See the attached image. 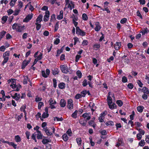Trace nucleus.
<instances>
[{
    "mask_svg": "<svg viewBox=\"0 0 149 149\" xmlns=\"http://www.w3.org/2000/svg\"><path fill=\"white\" fill-rule=\"evenodd\" d=\"M89 139H90V143L91 146H94L95 145V143L92 141V137H90Z\"/></svg>",
    "mask_w": 149,
    "mask_h": 149,
    "instance_id": "nucleus-47",
    "label": "nucleus"
},
{
    "mask_svg": "<svg viewBox=\"0 0 149 149\" xmlns=\"http://www.w3.org/2000/svg\"><path fill=\"white\" fill-rule=\"evenodd\" d=\"M81 97H82L81 94H77L75 96V98L77 99H78Z\"/></svg>",
    "mask_w": 149,
    "mask_h": 149,
    "instance_id": "nucleus-52",
    "label": "nucleus"
},
{
    "mask_svg": "<svg viewBox=\"0 0 149 149\" xmlns=\"http://www.w3.org/2000/svg\"><path fill=\"white\" fill-rule=\"evenodd\" d=\"M17 0H11L10 3V6H14L15 4V2H16Z\"/></svg>",
    "mask_w": 149,
    "mask_h": 149,
    "instance_id": "nucleus-43",
    "label": "nucleus"
},
{
    "mask_svg": "<svg viewBox=\"0 0 149 149\" xmlns=\"http://www.w3.org/2000/svg\"><path fill=\"white\" fill-rule=\"evenodd\" d=\"M76 140L78 144L79 145H80L82 142V140L81 139V138H77Z\"/></svg>",
    "mask_w": 149,
    "mask_h": 149,
    "instance_id": "nucleus-24",
    "label": "nucleus"
},
{
    "mask_svg": "<svg viewBox=\"0 0 149 149\" xmlns=\"http://www.w3.org/2000/svg\"><path fill=\"white\" fill-rule=\"evenodd\" d=\"M52 73L54 75H55L57 74L59 72V70L57 68L54 69V70H52Z\"/></svg>",
    "mask_w": 149,
    "mask_h": 149,
    "instance_id": "nucleus-16",
    "label": "nucleus"
},
{
    "mask_svg": "<svg viewBox=\"0 0 149 149\" xmlns=\"http://www.w3.org/2000/svg\"><path fill=\"white\" fill-rule=\"evenodd\" d=\"M15 95L16 96V97L17 98L16 99V100H18L20 97V95L19 94H17V93H15Z\"/></svg>",
    "mask_w": 149,
    "mask_h": 149,
    "instance_id": "nucleus-54",
    "label": "nucleus"
},
{
    "mask_svg": "<svg viewBox=\"0 0 149 149\" xmlns=\"http://www.w3.org/2000/svg\"><path fill=\"white\" fill-rule=\"evenodd\" d=\"M37 135V134L36 133H33L32 135L31 138L32 139L34 140L35 142H37V141L36 139V137Z\"/></svg>",
    "mask_w": 149,
    "mask_h": 149,
    "instance_id": "nucleus-29",
    "label": "nucleus"
},
{
    "mask_svg": "<svg viewBox=\"0 0 149 149\" xmlns=\"http://www.w3.org/2000/svg\"><path fill=\"white\" fill-rule=\"evenodd\" d=\"M42 16L41 15H39L36 19V23H40L42 20Z\"/></svg>",
    "mask_w": 149,
    "mask_h": 149,
    "instance_id": "nucleus-11",
    "label": "nucleus"
},
{
    "mask_svg": "<svg viewBox=\"0 0 149 149\" xmlns=\"http://www.w3.org/2000/svg\"><path fill=\"white\" fill-rule=\"evenodd\" d=\"M87 93V91L85 90L83 91H82L81 92V94L82 97H85L86 96V95Z\"/></svg>",
    "mask_w": 149,
    "mask_h": 149,
    "instance_id": "nucleus-20",
    "label": "nucleus"
},
{
    "mask_svg": "<svg viewBox=\"0 0 149 149\" xmlns=\"http://www.w3.org/2000/svg\"><path fill=\"white\" fill-rule=\"evenodd\" d=\"M26 78H25L23 81V84H27V80H28L29 81H30L29 79L28 76H26Z\"/></svg>",
    "mask_w": 149,
    "mask_h": 149,
    "instance_id": "nucleus-45",
    "label": "nucleus"
},
{
    "mask_svg": "<svg viewBox=\"0 0 149 149\" xmlns=\"http://www.w3.org/2000/svg\"><path fill=\"white\" fill-rule=\"evenodd\" d=\"M38 133V135L37 138L38 139H41L42 138V135L40 131L39 130H38L37 131Z\"/></svg>",
    "mask_w": 149,
    "mask_h": 149,
    "instance_id": "nucleus-17",
    "label": "nucleus"
},
{
    "mask_svg": "<svg viewBox=\"0 0 149 149\" xmlns=\"http://www.w3.org/2000/svg\"><path fill=\"white\" fill-rule=\"evenodd\" d=\"M109 106V108L111 109H113L114 108L115 106H116L115 104L114 103H113L112 105L111 104H108Z\"/></svg>",
    "mask_w": 149,
    "mask_h": 149,
    "instance_id": "nucleus-32",
    "label": "nucleus"
},
{
    "mask_svg": "<svg viewBox=\"0 0 149 149\" xmlns=\"http://www.w3.org/2000/svg\"><path fill=\"white\" fill-rule=\"evenodd\" d=\"M7 143H8V144H9V145H11L12 146H13L14 148H16V146L17 145L15 144V143L13 142H6Z\"/></svg>",
    "mask_w": 149,
    "mask_h": 149,
    "instance_id": "nucleus-40",
    "label": "nucleus"
},
{
    "mask_svg": "<svg viewBox=\"0 0 149 149\" xmlns=\"http://www.w3.org/2000/svg\"><path fill=\"white\" fill-rule=\"evenodd\" d=\"M62 72L65 73H67L69 72V69L68 68L67 66L65 65H61L60 66Z\"/></svg>",
    "mask_w": 149,
    "mask_h": 149,
    "instance_id": "nucleus-1",
    "label": "nucleus"
},
{
    "mask_svg": "<svg viewBox=\"0 0 149 149\" xmlns=\"http://www.w3.org/2000/svg\"><path fill=\"white\" fill-rule=\"evenodd\" d=\"M42 76L43 77H45V78H46L47 77V74H45V71H42Z\"/></svg>",
    "mask_w": 149,
    "mask_h": 149,
    "instance_id": "nucleus-59",
    "label": "nucleus"
},
{
    "mask_svg": "<svg viewBox=\"0 0 149 149\" xmlns=\"http://www.w3.org/2000/svg\"><path fill=\"white\" fill-rule=\"evenodd\" d=\"M49 104H56V102L55 101H53V100L52 98H51L49 100Z\"/></svg>",
    "mask_w": 149,
    "mask_h": 149,
    "instance_id": "nucleus-51",
    "label": "nucleus"
},
{
    "mask_svg": "<svg viewBox=\"0 0 149 149\" xmlns=\"http://www.w3.org/2000/svg\"><path fill=\"white\" fill-rule=\"evenodd\" d=\"M6 31H2L1 33V35H0V36L1 39L2 38H3L4 36L6 34Z\"/></svg>",
    "mask_w": 149,
    "mask_h": 149,
    "instance_id": "nucleus-36",
    "label": "nucleus"
},
{
    "mask_svg": "<svg viewBox=\"0 0 149 149\" xmlns=\"http://www.w3.org/2000/svg\"><path fill=\"white\" fill-rule=\"evenodd\" d=\"M60 40L58 38H57L54 41V43L56 45L58 44L60 42Z\"/></svg>",
    "mask_w": 149,
    "mask_h": 149,
    "instance_id": "nucleus-64",
    "label": "nucleus"
},
{
    "mask_svg": "<svg viewBox=\"0 0 149 149\" xmlns=\"http://www.w3.org/2000/svg\"><path fill=\"white\" fill-rule=\"evenodd\" d=\"M116 103L119 107H121L123 104V102L120 100H117L116 101Z\"/></svg>",
    "mask_w": 149,
    "mask_h": 149,
    "instance_id": "nucleus-30",
    "label": "nucleus"
},
{
    "mask_svg": "<svg viewBox=\"0 0 149 149\" xmlns=\"http://www.w3.org/2000/svg\"><path fill=\"white\" fill-rule=\"evenodd\" d=\"M60 105L61 107H64L66 105V102L63 99H61L60 102Z\"/></svg>",
    "mask_w": 149,
    "mask_h": 149,
    "instance_id": "nucleus-9",
    "label": "nucleus"
},
{
    "mask_svg": "<svg viewBox=\"0 0 149 149\" xmlns=\"http://www.w3.org/2000/svg\"><path fill=\"white\" fill-rule=\"evenodd\" d=\"M65 84L63 82L60 83L58 85L59 88L61 89H63L65 87Z\"/></svg>",
    "mask_w": 149,
    "mask_h": 149,
    "instance_id": "nucleus-14",
    "label": "nucleus"
},
{
    "mask_svg": "<svg viewBox=\"0 0 149 149\" xmlns=\"http://www.w3.org/2000/svg\"><path fill=\"white\" fill-rule=\"evenodd\" d=\"M128 87L130 89L133 88L134 87L132 83H129L127 85Z\"/></svg>",
    "mask_w": 149,
    "mask_h": 149,
    "instance_id": "nucleus-56",
    "label": "nucleus"
},
{
    "mask_svg": "<svg viewBox=\"0 0 149 149\" xmlns=\"http://www.w3.org/2000/svg\"><path fill=\"white\" fill-rule=\"evenodd\" d=\"M94 48H96L97 49H99L100 47V45L99 44H96L93 46Z\"/></svg>",
    "mask_w": 149,
    "mask_h": 149,
    "instance_id": "nucleus-63",
    "label": "nucleus"
},
{
    "mask_svg": "<svg viewBox=\"0 0 149 149\" xmlns=\"http://www.w3.org/2000/svg\"><path fill=\"white\" fill-rule=\"evenodd\" d=\"M106 125L107 126L110 125L113 126L114 125V123L113 121H109L106 123Z\"/></svg>",
    "mask_w": 149,
    "mask_h": 149,
    "instance_id": "nucleus-19",
    "label": "nucleus"
},
{
    "mask_svg": "<svg viewBox=\"0 0 149 149\" xmlns=\"http://www.w3.org/2000/svg\"><path fill=\"white\" fill-rule=\"evenodd\" d=\"M15 139L17 142H20L21 141V138L18 135L15 136Z\"/></svg>",
    "mask_w": 149,
    "mask_h": 149,
    "instance_id": "nucleus-25",
    "label": "nucleus"
},
{
    "mask_svg": "<svg viewBox=\"0 0 149 149\" xmlns=\"http://www.w3.org/2000/svg\"><path fill=\"white\" fill-rule=\"evenodd\" d=\"M20 11V10L19 9L15 10L14 11H13V15H18Z\"/></svg>",
    "mask_w": 149,
    "mask_h": 149,
    "instance_id": "nucleus-21",
    "label": "nucleus"
},
{
    "mask_svg": "<svg viewBox=\"0 0 149 149\" xmlns=\"http://www.w3.org/2000/svg\"><path fill=\"white\" fill-rule=\"evenodd\" d=\"M149 31L148 30V28H146L144 30H143L141 31V33L142 34V35H144L145 33H147Z\"/></svg>",
    "mask_w": 149,
    "mask_h": 149,
    "instance_id": "nucleus-28",
    "label": "nucleus"
},
{
    "mask_svg": "<svg viewBox=\"0 0 149 149\" xmlns=\"http://www.w3.org/2000/svg\"><path fill=\"white\" fill-rule=\"evenodd\" d=\"M81 57V56L80 55H77L75 57V61L76 62H77L79 59V58Z\"/></svg>",
    "mask_w": 149,
    "mask_h": 149,
    "instance_id": "nucleus-55",
    "label": "nucleus"
},
{
    "mask_svg": "<svg viewBox=\"0 0 149 149\" xmlns=\"http://www.w3.org/2000/svg\"><path fill=\"white\" fill-rule=\"evenodd\" d=\"M56 119L58 121H62L63 120V119L62 117L60 118H59L56 117L54 118V120H55Z\"/></svg>",
    "mask_w": 149,
    "mask_h": 149,
    "instance_id": "nucleus-42",
    "label": "nucleus"
},
{
    "mask_svg": "<svg viewBox=\"0 0 149 149\" xmlns=\"http://www.w3.org/2000/svg\"><path fill=\"white\" fill-rule=\"evenodd\" d=\"M76 33L78 35H80L82 36H84L85 35L86 33L81 29L79 27H77L76 28Z\"/></svg>",
    "mask_w": 149,
    "mask_h": 149,
    "instance_id": "nucleus-2",
    "label": "nucleus"
},
{
    "mask_svg": "<svg viewBox=\"0 0 149 149\" xmlns=\"http://www.w3.org/2000/svg\"><path fill=\"white\" fill-rule=\"evenodd\" d=\"M82 19L84 20H86L88 19V17L86 14L84 13L82 15Z\"/></svg>",
    "mask_w": 149,
    "mask_h": 149,
    "instance_id": "nucleus-31",
    "label": "nucleus"
},
{
    "mask_svg": "<svg viewBox=\"0 0 149 149\" xmlns=\"http://www.w3.org/2000/svg\"><path fill=\"white\" fill-rule=\"evenodd\" d=\"M42 54L40 53V54L39 55V56L37 57V59L38 60H40L42 59Z\"/></svg>",
    "mask_w": 149,
    "mask_h": 149,
    "instance_id": "nucleus-57",
    "label": "nucleus"
},
{
    "mask_svg": "<svg viewBox=\"0 0 149 149\" xmlns=\"http://www.w3.org/2000/svg\"><path fill=\"white\" fill-rule=\"evenodd\" d=\"M35 24L36 25V29L37 30H39L41 27V24H38V23H36Z\"/></svg>",
    "mask_w": 149,
    "mask_h": 149,
    "instance_id": "nucleus-35",
    "label": "nucleus"
},
{
    "mask_svg": "<svg viewBox=\"0 0 149 149\" xmlns=\"http://www.w3.org/2000/svg\"><path fill=\"white\" fill-rule=\"evenodd\" d=\"M53 86L54 88H56V79H53Z\"/></svg>",
    "mask_w": 149,
    "mask_h": 149,
    "instance_id": "nucleus-60",
    "label": "nucleus"
},
{
    "mask_svg": "<svg viewBox=\"0 0 149 149\" xmlns=\"http://www.w3.org/2000/svg\"><path fill=\"white\" fill-rule=\"evenodd\" d=\"M100 133L102 135H105L107 134V133L106 130H104L102 131H100Z\"/></svg>",
    "mask_w": 149,
    "mask_h": 149,
    "instance_id": "nucleus-53",
    "label": "nucleus"
},
{
    "mask_svg": "<svg viewBox=\"0 0 149 149\" xmlns=\"http://www.w3.org/2000/svg\"><path fill=\"white\" fill-rule=\"evenodd\" d=\"M144 108L143 106H139L137 107V110L139 112L141 113L143 111Z\"/></svg>",
    "mask_w": 149,
    "mask_h": 149,
    "instance_id": "nucleus-15",
    "label": "nucleus"
},
{
    "mask_svg": "<svg viewBox=\"0 0 149 149\" xmlns=\"http://www.w3.org/2000/svg\"><path fill=\"white\" fill-rule=\"evenodd\" d=\"M145 143L144 140H142L139 143V145L141 146H143L144 145Z\"/></svg>",
    "mask_w": 149,
    "mask_h": 149,
    "instance_id": "nucleus-44",
    "label": "nucleus"
},
{
    "mask_svg": "<svg viewBox=\"0 0 149 149\" xmlns=\"http://www.w3.org/2000/svg\"><path fill=\"white\" fill-rule=\"evenodd\" d=\"M51 141V140L49 139H43L42 141V142L44 144H45L46 143H47L49 142H50Z\"/></svg>",
    "mask_w": 149,
    "mask_h": 149,
    "instance_id": "nucleus-13",
    "label": "nucleus"
},
{
    "mask_svg": "<svg viewBox=\"0 0 149 149\" xmlns=\"http://www.w3.org/2000/svg\"><path fill=\"white\" fill-rule=\"evenodd\" d=\"M33 14H29L24 19L23 21L25 22H28L33 17Z\"/></svg>",
    "mask_w": 149,
    "mask_h": 149,
    "instance_id": "nucleus-4",
    "label": "nucleus"
},
{
    "mask_svg": "<svg viewBox=\"0 0 149 149\" xmlns=\"http://www.w3.org/2000/svg\"><path fill=\"white\" fill-rule=\"evenodd\" d=\"M90 114V113H85L83 114L82 115V116L84 118L87 117L86 118V120H88L91 118V117L89 115Z\"/></svg>",
    "mask_w": 149,
    "mask_h": 149,
    "instance_id": "nucleus-10",
    "label": "nucleus"
},
{
    "mask_svg": "<svg viewBox=\"0 0 149 149\" xmlns=\"http://www.w3.org/2000/svg\"><path fill=\"white\" fill-rule=\"evenodd\" d=\"M9 55V51H7L6 52L3 54V57H8Z\"/></svg>",
    "mask_w": 149,
    "mask_h": 149,
    "instance_id": "nucleus-48",
    "label": "nucleus"
},
{
    "mask_svg": "<svg viewBox=\"0 0 149 149\" xmlns=\"http://www.w3.org/2000/svg\"><path fill=\"white\" fill-rule=\"evenodd\" d=\"M122 81L123 83L127 82V78L125 76L123 77L122 78Z\"/></svg>",
    "mask_w": 149,
    "mask_h": 149,
    "instance_id": "nucleus-46",
    "label": "nucleus"
},
{
    "mask_svg": "<svg viewBox=\"0 0 149 149\" xmlns=\"http://www.w3.org/2000/svg\"><path fill=\"white\" fill-rule=\"evenodd\" d=\"M15 79H11L8 80V83L9 84H15Z\"/></svg>",
    "mask_w": 149,
    "mask_h": 149,
    "instance_id": "nucleus-39",
    "label": "nucleus"
},
{
    "mask_svg": "<svg viewBox=\"0 0 149 149\" xmlns=\"http://www.w3.org/2000/svg\"><path fill=\"white\" fill-rule=\"evenodd\" d=\"M46 88V85L45 84L42 85V87L41 88L40 91H44Z\"/></svg>",
    "mask_w": 149,
    "mask_h": 149,
    "instance_id": "nucleus-38",
    "label": "nucleus"
},
{
    "mask_svg": "<svg viewBox=\"0 0 149 149\" xmlns=\"http://www.w3.org/2000/svg\"><path fill=\"white\" fill-rule=\"evenodd\" d=\"M4 58V59L2 62V64L4 65V64L6 63L8 59V57H5Z\"/></svg>",
    "mask_w": 149,
    "mask_h": 149,
    "instance_id": "nucleus-41",
    "label": "nucleus"
},
{
    "mask_svg": "<svg viewBox=\"0 0 149 149\" xmlns=\"http://www.w3.org/2000/svg\"><path fill=\"white\" fill-rule=\"evenodd\" d=\"M43 105V103L42 102H40L38 103V109H40L42 106Z\"/></svg>",
    "mask_w": 149,
    "mask_h": 149,
    "instance_id": "nucleus-58",
    "label": "nucleus"
},
{
    "mask_svg": "<svg viewBox=\"0 0 149 149\" xmlns=\"http://www.w3.org/2000/svg\"><path fill=\"white\" fill-rule=\"evenodd\" d=\"M66 133L69 136H71L72 135V132L70 129H69L67 131Z\"/></svg>",
    "mask_w": 149,
    "mask_h": 149,
    "instance_id": "nucleus-50",
    "label": "nucleus"
},
{
    "mask_svg": "<svg viewBox=\"0 0 149 149\" xmlns=\"http://www.w3.org/2000/svg\"><path fill=\"white\" fill-rule=\"evenodd\" d=\"M137 15L140 17L141 19H142V17L141 15L140 12L139 10H138L136 12Z\"/></svg>",
    "mask_w": 149,
    "mask_h": 149,
    "instance_id": "nucleus-62",
    "label": "nucleus"
},
{
    "mask_svg": "<svg viewBox=\"0 0 149 149\" xmlns=\"http://www.w3.org/2000/svg\"><path fill=\"white\" fill-rule=\"evenodd\" d=\"M77 111H75L72 115V117L74 118H76L77 117Z\"/></svg>",
    "mask_w": 149,
    "mask_h": 149,
    "instance_id": "nucleus-26",
    "label": "nucleus"
},
{
    "mask_svg": "<svg viewBox=\"0 0 149 149\" xmlns=\"http://www.w3.org/2000/svg\"><path fill=\"white\" fill-rule=\"evenodd\" d=\"M107 102L108 104H111L112 103V99L110 95H108L107 96Z\"/></svg>",
    "mask_w": 149,
    "mask_h": 149,
    "instance_id": "nucleus-12",
    "label": "nucleus"
},
{
    "mask_svg": "<svg viewBox=\"0 0 149 149\" xmlns=\"http://www.w3.org/2000/svg\"><path fill=\"white\" fill-rule=\"evenodd\" d=\"M30 60L26 61L24 60L22 62V69H24L26 66L30 62Z\"/></svg>",
    "mask_w": 149,
    "mask_h": 149,
    "instance_id": "nucleus-5",
    "label": "nucleus"
},
{
    "mask_svg": "<svg viewBox=\"0 0 149 149\" xmlns=\"http://www.w3.org/2000/svg\"><path fill=\"white\" fill-rule=\"evenodd\" d=\"M88 83V82H87V81L85 79L82 82V85L84 86H86L87 85Z\"/></svg>",
    "mask_w": 149,
    "mask_h": 149,
    "instance_id": "nucleus-37",
    "label": "nucleus"
},
{
    "mask_svg": "<svg viewBox=\"0 0 149 149\" xmlns=\"http://www.w3.org/2000/svg\"><path fill=\"white\" fill-rule=\"evenodd\" d=\"M127 21V19L124 18L122 19L120 21V23L121 24H124Z\"/></svg>",
    "mask_w": 149,
    "mask_h": 149,
    "instance_id": "nucleus-61",
    "label": "nucleus"
},
{
    "mask_svg": "<svg viewBox=\"0 0 149 149\" xmlns=\"http://www.w3.org/2000/svg\"><path fill=\"white\" fill-rule=\"evenodd\" d=\"M62 137L63 140L65 141H67L68 138V135L66 134H64L62 136Z\"/></svg>",
    "mask_w": 149,
    "mask_h": 149,
    "instance_id": "nucleus-22",
    "label": "nucleus"
},
{
    "mask_svg": "<svg viewBox=\"0 0 149 149\" xmlns=\"http://www.w3.org/2000/svg\"><path fill=\"white\" fill-rule=\"evenodd\" d=\"M79 123L83 126H85L86 125V123H84V120L83 119H81L80 120Z\"/></svg>",
    "mask_w": 149,
    "mask_h": 149,
    "instance_id": "nucleus-34",
    "label": "nucleus"
},
{
    "mask_svg": "<svg viewBox=\"0 0 149 149\" xmlns=\"http://www.w3.org/2000/svg\"><path fill=\"white\" fill-rule=\"evenodd\" d=\"M143 93H146L147 94H148L149 93V91L148 90V89L146 87H144L143 88Z\"/></svg>",
    "mask_w": 149,
    "mask_h": 149,
    "instance_id": "nucleus-18",
    "label": "nucleus"
},
{
    "mask_svg": "<svg viewBox=\"0 0 149 149\" xmlns=\"http://www.w3.org/2000/svg\"><path fill=\"white\" fill-rule=\"evenodd\" d=\"M24 27V26H22L21 24H19L16 31L18 32H21L23 30Z\"/></svg>",
    "mask_w": 149,
    "mask_h": 149,
    "instance_id": "nucleus-8",
    "label": "nucleus"
},
{
    "mask_svg": "<svg viewBox=\"0 0 149 149\" xmlns=\"http://www.w3.org/2000/svg\"><path fill=\"white\" fill-rule=\"evenodd\" d=\"M49 115L48 113L46 112H44L42 115V117L43 118H45L48 117Z\"/></svg>",
    "mask_w": 149,
    "mask_h": 149,
    "instance_id": "nucleus-33",
    "label": "nucleus"
},
{
    "mask_svg": "<svg viewBox=\"0 0 149 149\" xmlns=\"http://www.w3.org/2000/svg\"><path fill=\"white\" fill-rule=\"evenodd\" d=\"M19 24L15 23L12 26V29H15L16 31H17V27Z\"/></svg>",
    "mask_w": 149,
    "mask_h": 149,
    "instance_id": "nucleus-23",
    "label": "nucleus"
},
{
    "mask_svg": "<svg viewBox=\"0 0 149 149\" xmlns=\"http://www.w3.org/2000/svg\"><path fill=\"white\" fill-rule=\"evenodd\" d=\"M136 129L137 130H139V132L140 133L139 134H141L142 135H144V134L145 132H144V131L142 130V129H139L138 128H136Z\"/></svg>",
    "mask_w": 149,
    "mask_h": 149,
    "instance_id": "nucleus-49",
    "label": "nucleus"
},
{
    "mask_svg": "<svg viewBox=\"0 0 149 149\" xmlns=\"http://www.w3.org/2000/svg\"><path fill=\"white\" fill-rule=\"evenodd\" d=\"M96 27L95 28V30L96 31H98L101 29V27L100 26V23L99 22H97L95 23Z\"/></svg>",
    "mask_w": 149,
    "mask_h": 149,
    "instance_id": "nucleus-7",
    "label": "nucleus"
},
{
    "mask_svg": "<svg viewBox=\"0 0 149 149\" xmlns=\"http://www.w3.org/2000/svg\"><path fill=\"white\" fill-rule=\"evenodd\" d=\"M73 101L71 99L68 100L67 107L69 109H72L73 108Z\"/></svg>",
    "mask_w": 149,
    "mask_h": 149,
    "instance_id": "nucleus-3",
    "label": "nucleus"
},
{
    "mask_svg": "<svg viewBox=\"0 0 149 149\" xmlns=\"http://www.w3.org/2000/svg\"><path fill=\"white\" fill-rule=\"evenodd\" d=\"M76 74L79 78H81L82 76V73L80 71L78 70L77 71Z\"/></svg>",
    "mask_w": 149,
    "mask_h": 149,
    "instance_id": "nucleus-27",
    "label": "nucleus"
},
{
    "mask_svg": "<svg viewBox=\"0 0 149 149\" xmlns=\"http://www.w3.org/2000/svg\"><path fill=\"white\" fill-rule=\"evenodd\" d=\"M121 45V42H117L115 45L114 48L116 50H118L120 48Z\"/></svg>",
    "mask_w": 149,
    "mask_h": 149,
    "instance_id": "nucleus-6",
    "label": "nucleus"
}]
</instances>
